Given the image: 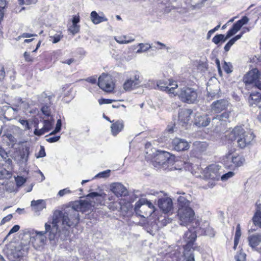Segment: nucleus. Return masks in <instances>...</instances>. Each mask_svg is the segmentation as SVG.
Wrapping results in <instances>:
<instances>
[{
    "label": "nucleus",
    "mask_w": 261,
    "mask_h": 261,
    "mask_svg": "<svg viewBox=\"0 0 261 261\" xmlns=\"http://www.w3.org/2000/svg\"><path fill=\"white\" fill-rule=\"evenodd\" d=\"M106 195L105 193L91 192L86 196L85 199L75 201L72 207L78 213L79 211L84 213L92 211L96 204L104 203Z\"/></svg>",
    "instance_id": "1"
},
{
    "label": "nucleus",
    "mask_w": 261,
    "mask_h": 261,
    "mask_svg": "<svg viewBox=\"0 0 261 261\" xmlns=\"http://www.w3.org/2000/svg\"><path fill=\"white\" fill-rule=\"evenodd\" d=\"M226 137L230 141L237 140L238 146L241 148H244L249 145L254 138L252 132H246L241 126L234 127L231 132L226 135Z\"/></svg>",
    "instance_id": "2"
},
{
    "label": "nucleus",
    "mask_w": 261,
    "mask_h": 261,
    "mask_svg": "<svg viewBox=\"0 0 261 261\" xmlns=\"http://www.w3.org/2000/svg\"><path fill=\"white\" fill-rule=\"evenodd\" d=\"M6 250L9 259L12 261L22 258L27 253L25 246L15 242L8 244L6 246Z\"/></svg>",
    "instance_id": "3"
},
{
    "label": "nucleus",
    "mask_w": 261,
    "mask_h": 261,
    "mask_svg": "<svg viewBox=\"0 0 261 261\" xmlns=\"http://www.w3.org/2000/svg\"><path fill=\"white\" fill-rule=\"evenodd\" d=\"M177 94L180 100L185 103H194L197 100V90L194 88L184 87L178 90Z\"/></svg>",
    "instance_id": "4"
},
{
    "label": "nucleus",
    "mask_w": 261,
    "mask_h": 261,
    "mask_svg": "<svg viewBox=\"0 0 261 261\" xmlns=\"http://www.w3.org/2000/svg\"><path fill=\"white\" fill-rule=\"evenodd\" d=\"M79 221V213L72 206L67 208L63 213V223L68 227H74Z\"/></svg>",
    "instance_id": "5"
},
{
    "label": "nucleus",
    "mask_w": 261,
    "mask_h": 261,
    "mask_svg": "<svg viewBox=\"0 0 261 261\" xmlns=\"http://www.w3.org/2000/svg\"><path fill=\"white\" fill-rule=\"evenodd\" d=\"M98 85L102 90L111 92L115 88V83L112 75L102 73L98 78Z\"/></svg>",
    "instance_id": "6"
},
{
    "label": "nucleus",
    "mask_w": 261,
    "mask_h": 261,
    "mask_svg": "<svg viewBox=\"0 0 261 261\" xmlns=\"http://www.w3.org/2000/svg\"><path fill=\"white\" fill-rule=\"evenodd\" d=\"M148 209L147 211L144 212L145 215H142L144 218L150 216L154 211V206L151 202L145 199L142 198L136 202L135 207V211L136 214L139 212L142 213V210Z\"/></svg>",
    "instance_id": "7"
},
{
    "label": "nucleus",
    "mask_w": 261,
    "mask_h": 261,
    "mask_svg": "<svg viewBox=\"0 0 261 261\" xmlns=\"http://www.w3.org/2000/svg\"><path fill=\"white\" fill-rule=\"evenodd\" d=\"M142 78L140 74L136 72L135 74L128 79L123 84V89L130 91L140 87Z\"/></svg>",
    "instance_id": "8"
},
{
    "label": "nucleus",
    "mask_w": 261,
    "mask_h": 261,
    "mask_svg": "<svg viewBox=\"0 0 261 261\" xmlns=\"http://www.w3.org/2000/svg\"><path fill=\"white\" fill-rule=\"evenodd\" d=\"M220 168L221 167L217 164L210 165L203 171L205 177L213 180H218L220 177L219 173Z\"/></svg>",
    "instance_id": "9"
},
{
    "label": "nucleus",
    "mask_w": 261,
    "mask_h": 261,
    "mask_svg": "<svg viewBox=\"0 0 261 261\" xmlns=\"http://www.w3.org/2000/svg\"><path fill=\"white\" fill-rule=\"evenodd\" d=\"M182 212L183 215H180L179 210H178L177 215L179 217L180 224L182 226H186L189 223L193 220L195 213L191 207L183 208Z\"/></svg>",
    "instance_id": "10"
},
{
    "label": "nucleus",
    "mask_w": 261,
    "mask_h": 261,
    "mask_svg": "<svg viewBox=\"0 0 261 261\" xmlns=\"http://www.w3.org/2000/svg\"><path fill=\"white\" fill-rule=\"evenodd\" d=\"M227 156L228 160H224L223 163L226 168L229 169L240 167L243 165L245 161V159L240 155L230 156L229 154Z\"/></svg>",
    "instance_id": "11"
},
{
    "label": "nucleus",
    "mask_w": 261,
    "mask_h": 261,
    "mask_svg": "<svg viewBox=\"0 0 261 261\" xmlns=\"http://www.w3.org/2000/svg\"><path fill=\"white\" fill-rule=\"evenodd\" d=\"M197 238V234L195 231V229H188L185 233L184 239L185 241L187 242V244L185 246V249L186 250L191 251L194 248V242Z\"/></svg>",
    "instance_id": "12"
},
{
    "label": "nucleus",
    "mask_w": 261,
    "mask_h": 261,
    "mask_svg": "<svg viewBox=\"0 0 261 261\" xmlns=\"http://www.w3.org/2000/svg\"><path fill=\"white\" fill-rule=\"evenodd\" d=\"M51 96H47L46 93H42L39 97V101L43 106L41 108V112L46 116H50L49 105L51 103Z\"/></svg>",
    "instance_id": "13"
},
{
    "label": "nucleus",
    "mask_w": 261,
    "mask_h": 261,
    "mask_svg": "<svg viewBox=\"0 0 261 261\" xmlns=\"http://www.w3.org/2000/svg\"><path fill=\"white\" fill-rule=\"evenodd\" d=\"M170 153L167 151H159L153 162L154 166L157 167L167 165L170 161Z\"/></svg>",
    "instance_id": "14"
},
{
    "label": "nucleus",
    "mask_w": 261,
    "mask_h": 261,
    "mask_svg": "<svg viewBox=\"0 0 261 261\" xmlns=\"http://www.w3.org/2000/svg\"><path fill=\"white\" fill-rule=\"evenodd\" d=\"M229 105L228 100L225 99H221L214 101L211 105L212 112L219 113L225 110Z\"/></svg>",
    "instance_id": "15"
},
{
    "label": "nucleus",
    "mask_w": 261,
    "mask_h": 261,
    "mask_svg": "<svg viewBox=\"0 0 261 261\" xmlns=\"http://www.w3.org/2000/svg\"><path fill=\"white\" fill-rule=\"evenodd\" d=\"M63 213L62 211L59 210L55 211L53 215V218L51 220V224L53 227L59 228V227H62V228H65L66 223H63Z\"/></svg>",
    "instance_id": "16"
},
{
    "label": "nucleus",
    "mask_w": 261,
    "mask_h": 261,
    "mask_svg": "<svg viewBox=\"0 0 261 261\" xmlns=\"http://www.w3.org/2000/svg\"><path fill=\"white\" fill-rule=\"evenodd\" d=\"M172 147L174 150L180 151L188 149L190 145L186 140L179 138H175L172 141Z\"/></svg>",
    "instance_id": "17"
},
{
    "label": "nucleus",
    "mask_w": 261,
    "mask_h": 261,
    "mask_svg": "<svg viewBox=\"0 0 261 261\" xmlns=\"http://www.w3.org/2000/svg\"><path fill=\"white\" fill-rule=\"evenodd\" d=\"M260 75L258 70L254 68L248 72L243 77L244 83L247 84H251L257 82Z\"/></svg>",
    "instance_id": "18"
},
{
    "label": "nucleus",
    "mask_w": 261,
    "mask_h": 261,
    "mask_svg": "<svg viewBox=\"0 0 261 261\" xmlns=\"http://www.w3.org/2000/svg\"><path fill=\"white\" fill-rule=\"evenodd\" d=\"M158 205L160 208L165 214L171 212L173 210L172 200L170 198L164 197L160 199Z\"/></svg>",
    "instance_id": "19"
},
{
    "label": "nucleus",
    "mask_w": 261,
    "mask_h": 261,
    "mask_svg": "<svg viewBox=\"0 0 261 261\" xmlns=\"http://www.w3.org/2000/svg\"><path fill=\"white\" fill-rule=\"evenodd\" d=\"M192 111L191 109H181L178 113V122L183 127H186L191 118Z\"/></svg>",
    "instance_id": "20"
},
{
    "label": "nucleus",
    "mask_w": 261,
    "mask_h": 261,
    "mask_svg": "<svg viewBox=\"0 0 261 261\" xmlns=\"http://www.w3.org/2000/svg\"><path fill=\"white\" fill-rule=\"evenodd\" d=\"M111 190L117 196H125L128 194L126 188L121 183L116 182L111 185Z\"/></svg>",
    "instance_id": "21"
},
{
    "label": "nucleus",
    "mask_w": 261,
    "mask_h": 261,
    "mask_svg": "<svg viewBox=\"0 0 261 261\" xmlns=\"http://www.w3.org/2000/svg\"><path fill=\"white\" fill-rule=\"evenodd\" d=\"M249 246L257 251L261 250V234H253L248 238Z\"/></svg>",
    "instance_id": "22"
},
{
    "label": "nucleus",
    "mask_w": 261,
    "mask_h": 261,
    "mask_svg": "<svg viewBox=\"0 0 261 261\" xmlns=\"http://www.w3.org/2000/svg\"><path fill=\"white\" fill-rule=\"evenodd\" d=\"M157 86L161 90L165 91L169 93L174 94V90L177 87L176 83L170 82L169 84L162 81H160L157 83Z\"/></svg>",
    "instance_id": "23"
},
{
    "label": "nucleus",
    "mask_w": 261,
    "mask_h": 261,
    "mask_svg": "<svg viewBox=\"0 0 261 261\" xmlns=\"http://www.w3.org/2000/svg\"><path fill=\"white\" fill-rule=\"evenodd\" d=\"M43 127L41 129H38L37 126H35L36 128H35L34 132V134L35 135L40 136L49 131L52 128L53 122V120H44L43 121Z\"/></svg>",
    "instance_id": "24"
},
{
    "label": "nucleus",
    "mask_w": 261,
    "mask_h": 261,
    "mask_svg": "<svg viewBox=\"0 0 261 261\" xmlns=\"http://www.w3.org/2000/svg\"><path fill=\"white\" fill-rule=\"evenodd\" d=\"M211 122V119L206 115H201L199 114L195 115L194 123L196 125L201 126H206Z\"/></svg>",
    "instance_id": "25"
},
{
    "label": "nucleus",
    "mask_w": 261,
    "mask_h": 261,
    "mask_svg": "<svg viewBox=\"0 0 261 261\" xmlns=\"http://www.w3.org/2000/svg\"><path fill=\"white\" fill-rule=\"evenodd\" d=\"M32 211L38 213L46 207L45 202L43 200H32L31 204Z\"/></svg>",
    "instance_id": "26"
},
{
    "label": "nucleus",
    "mask_w": 261,
    "mask_h": 261,
    "mask_svg": "<svg viewBox=\"0 0 261 261\" xmlns=\"http://www.w3.org/2000/svg\"><path fill=\"white\" fill-rule=\"evenodd\" d=\"M178 210H179V214L183 215V208H191L190 207V202L185 197L179 196L177 198Z\"/></svg>",
    "instance_id": "27"
},
{
    "label": "nucleus",
    "mask_w": 261,
    "mask_h": 261,
    "mask_svg": "<svg viewBox=\"0 0 261 261\" xmlns=\"http://www.w3.org/2000/svg\"><path fill=\"white\" fill-rule=\"evenodd\" d=\"M207 146L206 142L195 141L193 144V151L197 153H201L206 150Z\"/></svg>",
    "instance_id": "28"
},
{
    "label": "nucleus",
    "mask_w": 261,
    "mask_h": 261,
    "mask_svg": "<svg viewBox=\"0 0 261 261\" xmlns=\"http://www.w3.org/2000/svg\"><path fill=\"white\" fill-rule=\"evenodd\" d=\"M261 100V93H252L248 98V102L250 106H253V105H257L260 102Z\"/></svg>",
    "instance_id": "29"
},
{
    "label": "nucleus",
    "mask_w": 261,
    "mask_h": 261,
    "mask_svg": "<svg viewBox=\"0 0 261 261\" xmlns=\"http://www.w3.org/2000/svg\"><path fill=\"white\" fill-rule=\"evenodd\" d=\"M123 123L121 121H117L113 123L111 126L112 134L113 136H116L123 128Z\"/></svg>",
    "instance_id": "30"
},
{
    "label": "nucleus",
    "mask_w": 261,
    "mask_h": 261,
    "mask_svg": "<svg viewBox=\"0 0 261 261\" xmlns=\"http://www.w3.org/2000/svg\"><path fill=\"white\" fill-rule=\"evenodd\" d=\"M249 19L247 16H243L241 19L238 20L233 24L232 28L237 32L244 24L247 23Z\"/></svg>",
    "instance_id": "31"
},
{
    "label": "nucleus",
    "mask_w": 261,
    "mask_h": 261,
    "mask_svg": "<svg viewBox=\"0 0 261 261\" xmlns=\"http://www.w3.org/2000/svg\"><path fill=\"white\" fill-rule=\"evenodd\" d=\"M91 20L94 24H98L101 22L106 21L107 18L98 15L96 11H92L91 13Z\"/></svg>",
    "instance_id": "32"
},
{
    "label": "nucleus",
    "mask_w": 261,
    "mask_h": 261,
    "mask_svg": "<svg viewBox=\"0 0 261 261\" xmlns=\"http://www.w3.org/2000/svg\"><path fill=\"white\" fill-rule=\"evenodd\" d=\"M189 3L191 6L196 8H200L203 6L204 3L207 0H188Z\"/></svg>",
    "instance_id": "33"
},
{
    "label": "nucleus",
    "mask_w": 261,
    "mask_h": 261,
    "mask_svg": "<svg viewBox=\"0 0 261 261\" xmlns=\"http://www.w3.org/2000/svg\"><path fill=\"white\" fill-rule=\"evenodd\" d=\"M126 36H122L118 37H115V40L120 44H127L130 43L135 40L134 38H130L128 40H126Z\"/></svg>",
    "instance_id": "34"
},
{
    "label": "nucleus",
    "mask_w": 261,
    "mask_h": 261,
    "mask_svg": "<svg viewBox=\"0 0 261 261\" xmlns=\"http://www.w3.org/2000/svg\"><path fill=\"white\" fill-rule=\"evenodd\" d=\"M252 220L255 226H258L261 228V212L257 211Z\"/></svg>",
    "instance_id": "35"
},
{
    "label": "nucleus",
    "mask_w": 261,
    "mask_h": 261,
    "mask_svg": "<svg viewBox=\"0 0 261 261\" xmlns=\"http://www.w3.org/2000/svg\"><path fill=\"white\" fill-rule=\"evenodd\" d=\"M227 40L224 35L219 34L215 36L212 39V41L216 44H218L221 41L225 42Z\"/></svg>",
    "instance_id": "36"
},
{
    "label": "nucleus",
    "mask_w": 261,
    "mask_h": 261,
    "mask_svg": "<svg viewBox=\"0 0 261 261\" xmlns=\"http://www.w3.org/2000/svg\"><path fill=\"white\" fill-rule=\"evenodd\" d=\"M12 175L11 172L5 169L0 170V179H9L11 177Z\"/></svg>",
    "instance_id": "37"
},
{
    "label": "nucleus",
    "mask_w": 261,
    "mask_h": 261,
    "mask_svg": "<svg viewBox=\"0 0 261 261\" xmlns=\"http://www.w3.org/2000/svg\"><path fill=\"white\" fill-rule=\"evenodd\" d=\"M230 114V111H226L222 114L217 115L215 119H219L220 121H226L229 118Z\"/></svg>",
    "instance_id": "38"
},
{
    "label": "nucleus",
    "mask_w": 261,
    "mask_h": 261,
    "mask_svg": "<svg viewBox=\"0 0 261 261\" xmlns=\"http://www.w3.org/2000/svg\"><path fill=\"white\" fill-rule=\"evenodd\" d=\"M138 46L140 47V48L137 51L138 53L146 51L151 47V46L148 43H139Z\"/></svg>",
    "instance_id": "39"
},
{
    "label": "nucleus",
    "mask_w": 261,
    "mask_h": 261,
    "mask_svg": "<svg viewBox=\"0 0 261 261\" xmlns=\"http://www.w3.org/2000/svg\"><path fill=\"white\" fill-rule=\"evenodd\" d=\"M111 172L110 170H107L104 171L99 172L97 174H96L94 178H107L108 177L110 176V173Z\"/></svg>",
    "instance_id": "40"
},
{
    "label": "nucleus",
    "mask_w": 261,
    "mask_h": 261,
    "mask_svg": "<svg viewBox=\"0 0 261 261\" xmlns=\"http://www.w3.org/2000/svg\"><path fill=\"white\" fill-rule=\"evenodd\" d=\"M223 68L227 73H230L232 71V66L229 62L227 63L224 61L223 65Z\"/></svg>",
    "instance_id": "41"
},
{
    "label": "nucleus",
    "mask_w": 261,
    "mask_h": 261,
    "mask_svg": "<svg viewBox=\"0 0 261 261\" xmlns=\"http://www.w3.org/2000/svg\"><path fill=\"white\" fill-rule=\"evenodd\" d=\"M47 229L45 231H36V239H39L41 242H43L45 240V237L44 235L46 233Z\"/></svg>",
    "instance_id": "42"
},
{
    "label": "nucleus",
    "mask_w": 261,
    "mask_h": 261,
    "mask_svg": "<svg viewBox=\"0 0 261 261\" xmlns=\"http://www.w3.org/2000/svg\"><path fill=\"white\" fill-rule=\"evenodd\" d=\"M201 233L203 236H208L209 237H213L215 236V232L213 229H201Z\"/></svg>",
    "instance_id": "43"
},
{
    "label": "nucleus",
    "mask_w": 261,
    "mask_h": 261,
    "mask_svg": "<svg viewBox=\"0 0 261 261\" xmlns=\"http://www.w3.org/2000/svg\"><path fill=\"white\" fill-rule=\"evenodd\" d=\"M29 147H25L24 150L23 151L22 153L21 154V158L24 160L25 161H27L28 159V157L30 154Z\"/></svg>",
    "instance_id": "44"
},
{
    "label": "nucleus",
    "mask_w": 261,
    "mask_h": 261,
    "mask_svg": "<svg viewBox=\"0 0 261 261\" xmlns=\"http://www.w3.org/2000/svg\"><path fill=\"white\" fill-rule=\"evenodd\" d=\"M208 97H211V100L217 99L220 97V94L217 91L213 92H208L207 94Z\"/></svg>",
    "instance_id": "45"
},
{
    "label": "nucleus",
    "mask_w": 261,
    "mask_h": 261,
    "mask_svg": "<svg viewBox=\"0 0 261 261\" xmlns=\"http://www.w3.org/2000/svg\"><path fill=\"white\" fill-rule=\"evenodd\" d=\"M15 181L18 187L21 186L26 181V179L22 176H18L15 178Z\"/></svg>",
    "instance_id": "46"
},
{
    "label": "nucleus",
    "mask_w": 261,
    "mask_h": 261,
    "mask_svg": "<svg viewBox=\"0 0 261 261\" xmlns=\"http://www.w3.org/2000/svg\"><path fill=\"white\" fill-rule=\"evenodd\" d=\"M14 105L16 107H21L22 105L25 104V102L24 101H22L20 97H16L14 99Z\"/></svg>",
    "instance_id": "47"
},
{
    "label": "nucleus",
    "mask_w": 261,
    "mask_h": 261,
    "mask_svg": "<svg viewBox=\"0 0 261 261\" xmlns=\"http://www.w3.org/2000/svg\"><path fill=\"white\" fill-rule=\"evenodd\" d=\"M68 30L73 34L74 35L78 33L80 31V26L79 25L72 24Z\"/></svg>",
    "instance_id": "48"
},
{
    "label": "nucleus",
    "mask_w": 261,
    "mask_h": 261,
    "mask_svg": "<svg viewBox=\"0 0 261 261\" xmlns=\"http://www.w3.org/2000/svg\"><path fill=\"white\" fill-rule=\"evenodd\" d=\"M246 254L244 252H240L236 256L237 261H246Z\"/></svg>",
    "instance_id": "49"
},
{
    "label": "nucleus",
    "mask_w": 261,
    "mask_h": 261,
    "mask_svg": "<svg viewBox=\"0 0 261 261\" xmlns=\"http://www.w3.org/2000/svg\"><path fill=\"white\" fill-rule=\"evenodd\" d=\"M234 175V173L232 171H229L227 173L222 175L221 176V179L222 181H226L229 178L232 177Z\"/></svg>",
    "instance_id": "50"
},
{
    "label": "nucleus",
    "mask_w": 261,
    "mask_h": 261,
    "mask_svg": "<svg viewBox=\"0 0 261 261\" xmlns=\"http://www.w3.org/2000/svg\"><path fill=\"white\" fill-rule=\"evenodd\" d=\"M46 155L44 147L42 146H40V149L37 154H36L37 158L44 157Z\"/></svg>",
    "instance_id": "51"
},
{
    "label": "nucleus",
    "mask_w": 261,
    "mask_h": 261,
    "mask_svg": "<svg viewBox=\"0 0 261 261\" xmlns=\"http://www.w3.org/2000/svg\"><path fill=\"white\" fill-rule=\"evenodd\" d=\"M19 122L23 126L24 129H30L31 128L28 120L24 119H19Z\"/></svg>",
    "instance_id": "52"
},
{
    "label": "nucleus",
    "mask_w": 261,
    "mask_h": 261,
    "mask_svg": "<svg viewBox=\"0 0 261 261\" xmlns=\"http://www.w3.org/2000/svg\"><path fill=\"white\" fill-rule=\"evenodd\" d=\"M113 101H115V100L110 99L101 98L98 100L99 105L109 104L112 103Z\"/></svg>",
    "instance_id": "53"
},
{
    "label": "nucleus",
    "mask_w": 261,
    "mask_h": 261,
    "mask_svg": "<svg viewBox=\"0 0 261 261\" xmlns=\"http://www.w3.org/2000/svg\"><path fill=\"white\" fill-rule=\"evenodd\" d=\"M241 236V229H237L234 239V241L236 242V244L239 243Z\"/></svg>",
    "instance_id": "54"
},
{
    "label": "nucleus",
    "mask_w": 261,
    "mask_h": 261,
    "mask_svg": "<svg viewBox=\"0 0 261 261\" xmlns=\"http://www.w3.org/2000/svg\"><path fill=\"white\" fill-rule=\"evenodd\" d=\"M187 261H194V255L192 253L188 254V253L185 252L184 253Z\"/></svg>",
    "instance_id": "55"
},
{
    "label": "nucleus",
    "mask_w": 261,
    "mask_h": 261,
    "mask_svg": "<svg viewBox=\"0 0 261 261\" xmlns=\"http://www.w3.org/2000/svg\"><path fill=\"white\" fill-rule=\"evenodd\" d=\"M70 193V191L68 188H65L63 190H61L58 192V195L60 196H63L65 194H68Z\"/></svg>",
    "instance_id": "56"
},
{
    "label": "nucleus",
    "mask_w": 261,
    "mask_h": 261,
    "mask_svg": "<svg viewBox=\"0 0 261 261\" xmlns=\"http://www.w3.org/2000/svg\"><path fill=\"white\" fill-rule=\"evenodd\" d=\"M60 136H55L46 139V141L49 143H54L58 141L60 139Z\"/></svg>",
    "instance_id": "57"
},
{
    "label": "nucleus",
    "mask_w": 261,
    "mask_h": 261,
    "mask_svg": "<svg viewBox=\"0 0 261 261\" xmlns=\"http://www.w3.org/2000/svg\"><path fill=\"white\" fill-rule=\"evenodd\" d=\"M234 44L233 41L230 39L225 45L224 49L225 51H228L231 47V46Z\"/></svg>",
    "instance_id": "58"
},
{
    "label": "nucleus",
    "mask_w": 261,
    "mask_h": 261,
    "mask_svg": "<svg viewBox=\"0 0 261 261\" xmlns=\"http://www.w3.org/2000/svg\"><path fill=\"white\" fill-rule=\"evenodd\" d=\"M5 76V71L3 65H0V81L3 80Z\"/></svg>",
    "instance_id": "59"
},
{
    "label": "nucleus",
    "mask_w": 261,
    "mask_h": 261,
    "mask_svg": "<svg viewBox=\"0 0 261 261\" xmlns=\"http://www.w3.org/2000/svg\"><path fill=\"white\" fill-rule=\"evenodd\" d=\"M237 33V31H236L234 30H233V28H231L230 29L227 33V35L225 36L226 39H228L229 38L231 37L232 35L235 34Z\"/></svg>",
    "instance_id": "60"
},
{
    "label": "nucleus",
    "mask_w": 261,
    "mask_h": 261,
    "mask_svg": "<svg viewBox=\"0 0 261 261\" xmlns=\"http://www.w3.org/2000/svg\"><path fill=\"white\" fill-rule=\"evenodd\" d=\"M12 218V215L11 214H9L7 215L6 217L4 218L1 222V225L5 224L6 222L10 221Z\"/></svg>",
    "instance_id": "61"
},
{
    "label": "nucleus",
    "mask_w": 261,
    "mask_h": 261,
    "mask_svg": "<svg viewBox=\"0 0 261 261\" xmlns=\"http://www.w3.org/2000/svg\"><path fill=\"white\" fill-rule=\"evenodd\" d=\"M0 155L4 159H6L8 158L7 153L3 148H0Z\"/></svg>",
    "instance_id": "62"
},
{
    "label": "nucleus",
    "mask_w": 261,
    "mask_h": 261,
    "mask_svg": "<svg viewBox=\"0 0 261 261\" xmlns=\"http://www.w3.org/2000/svg\"><path fill=\"white\" fill-rule=\"evenodd\" d=\"M62 122L61 119H58L57 122L55 131L60 132L61 129Z\"/></svg>",
    "instance_id": "63"
},
{
    "label": "nucleus",
    "mask_w": 261,
    "mask_h": 261,
    "mask_svg": "<svg viewBox=\"0 0 261 261\" xmlns=\"http://www.w3.org/2000/svg\"><path fill=\"white\" fill-rule=\"evenodd\" d=\"M85 81L91 84H95L96 83V77L91 76L87 78Z\"/></svg>",
    "instance_id": "64"
}]
</instances>
